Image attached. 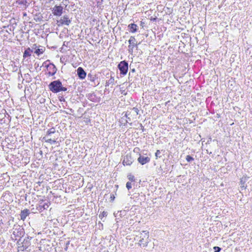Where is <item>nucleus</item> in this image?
Here are the masks:
<instances>
[{"label":"nucleus","mask_w":252,"mask_h":252,"mask_svg":"<svg viewBox=\"0 0 252 252\" xmlns=\"http://www.w3.org/2000/svg\"><path fill=\"white\" fill-rule=\"evenodd\" d=\"M139 114V110L138 108L133 107L127 110L125 115L127 120H123L122 118L120 121L121 126H125L127 123H129L130 125H132V122L136 119L137 115Z\"/></svg>","instance_id":"f257e3e1"},{"label":"nucleus","mask_w":252,"mask_h":252,"mask_svg":"<svg viewBox=\"0 0 252 252\" xmlns=\"http://www.w3.org/2000/svg\"><path fill=\"white\" fill-rule=\"evenodd\" d=\"M49 88L51 91L53 93H58L60 92H65L67 88L63 87L62 83L60 80L54 81L49 85Z\"/></svg>","instance_id":"f03ea898"},{"label":"nucleus","mask_w":252,"mask_h":252,"mask_svg":"<svg viewBox=\"0 0 252 252\" xmlns=\"http://www.w3.org/2000/svg\"><path fill=\"white\" fill-rule=\"evenodd\" d=\"M122 163L125 166H131L134 161V158L132 157V154L131 152H126L122 157Z\"/></svg>","instance_id":"7ed1b4c3"},{"label":"nucleus","mask_w":252,"mask_h":252,"mask_svg":"<svg viewBox=\"0 0 252 252\" xmlns=\"http://www.w3.org/2000/svg\"><path fill=\"white\" fill-rule=\"evenodd\" d=\"M149 237V232L147 230L143 231L140 234V240L138 242L139 245L143 247L146 246L148 243Z\"/></svg>","instance_id":"20e7f679"},{"label":"nucleus","mask_w":252,"mask_h":252,"mask_svg":"<svg viewBox=\"0 0 252 252\" xmlns=\"http://www.w3.org/2000/svg\"><path fill=\"white\" fill-rule=\"evenodd\" d=\"M118 67L120 71V73L125 75L128 69V63L125 61H123L119 63Z\"/></svg>","instance_id":"39448f33"},{"label":"nucleus","mask_w":252,"mask_h":252,"mask_svg":"<svg viewBox=\"0 0 252 252\" xmlns=\"http://www.w3.org/2000/svg\"><path fill=\"white\" fill-rule=\"evenodd\" d=\"M129 45L128 46V52L132 54L133 53V49L135 47H137V41L134 36H130L128 40Z\"/></svg>","instance_id":"423d86ee"},{"label":"nucleus","mask_w":252,"mask_h":252,"mask_svg":"<svg viewBox=\"0 0 252 252\" xmlns=\"http://www.w3.org/2000/svg\"><path fill=\"white\" fill-rule=\"evenodd\" d=\"M71 23V20L69 17L65 15L62 17L59 20L57 21V24L59 27L63 25L68 26Z\"/></svg>","instance_id":"0eeeda50"},{"label":"nucleus","mask_w":252,"mask_h":252,"mask_svg":"<svg viewBox=\"0 0 252 252\" xmlns=\"http://www.w3.org/2000/svg\"><path fill=\"white\" fill-rule=\"evenodd\" d=\"M46 66V69L45 72L46 74L48 76H53L56 73L57 68L53 63H50L49 64L47 65Z\"/></svg>","instance_id":"6e6552de"},{"label":"nucleus","mask_w":252,"mask_h":252,"mask_svg":"<svg viewBox=\"0 0 252 252\" xmlns=\"http://www.w3.org/2000/svg\"><path fill=\"white\" fill-rule=\"evenodd\" d=\"M12 234L14 236V239L15 240L17 239L18 238H20L22 236L23 228L19 225L17 226L16 227L14 228Z\"/></svg>","instance_id":"1a4fd4ad"},{"label":"nucleus","mask_w":252,"mask_h":252,"mask_svg":"<svg viewBox=\"0 0 252 252\" xmlns=\"http://www.w3.org/2000/svg\"><path fill=\"white\" fill-rule=\"evenodd\" d=\"M33 47L35 49L34 52L37 56H39L40 55L43 54L46 50L45 47L41 46H38L37 47L36 44H34L33 45Z\"/></svg>","instance_id":"9d476101"},{"label":"nucleus","mask_w":252,"mask_h":252,"mask_svg":"<svg viewBox=\"0 0 252 252\" xmlns=\"http://www.w3.org/2000/svg\"><path fill=\"white\" fill-rule=\"evenodd\" d=\"M138 162L142 165L146 164L150 161V158L149 157H144L139 154L137 158Z\"/></svg>","instance_id":"9b49d317"},{"label":"nucleus","mask_w":252,"mask_h":252,"mask_svg":"<svg viewBox=\"0 0 252 252\" xmlns=\"http://www.w3.org/2000/svg\"><path fill=\"white\" fill-rule=\"evenodd\" d=\"M63 11V7L61 5H55L53 9V14L55 16H61Z\"/></svg>","instance_id":"f8f14e48"},{"label":"nucleus","mask_w":252,"mask_h":252,"mask_svg":"<svg viewBox=\"0 0 252 252\" xmlns=\"http://www.w3.org/2000/svg\"><path fill=\"white\" fill-rule=\"evenodd\" d=\"M77 71L79 78H80L81 79H84L85 78L86 76V73L82 67H78V69H77Z\"/></svg>","instance_id":"ddd939ff"},{"label":"nucleus","mask_w":252,"mask_h":252,"mask_svg":"<svg viewBox=\"0 0 252 252\" xmlns=\"http://www.w3.org/2000/svg\"><path fill=\"white\" fill-rule=\"evenodd\" d=\"M50 205V202L48 201L47 202L39 205L37 207L38 210L40 212H42L43 210L47 209Z\"/></svg>","instance_id":"4468645a"},{"label":"nucleus","mask_w":252,"mask_h":252,"mask_svg":"<svg viewBox=\"0 0 252 252\" xmlns=\"http://www.w3.org/2000/svg\"><path fill=\"white\" fill-rule=\"evenodd\" d=\"M30 214V211L28 209H26L22 210L20 214L21 220H24L27 216Z\"/></svg>","instance_id":"2eb2a0df"},{"label":"nucleus","mask_w":252,"mask_h":252,"mask_svg":"<svg viewBox=\"0 0 252 252\" xmlns=\"http://www.w3.org/2000/svg\"><path fill=\"white\" fill-rule=\"evenodd\" d=\"M32 50L30 47L26 48L23 53V59H25L26 58H27L28 57H30L32 55Z\"/></svg>","instance_id":"dca6fc26"},{"label":"nucleus","mask_w":252,"mask_h":252,"mask_svg":"<svg viewBox=\"0 0 252 252\" xmlns=\"http://www.w3.org/2000/svg\"><path fill=\"white\" fill-rule=\"evenodd\" d=\"M128 27L129 29V32L131 33H134L137 31L138 26L134 23L129 24Z\"/></svg>","instance_id":"f3484780"},{"label":"nucleus","mask_w":252,"mask_h":252,"mask_svg":"<svg viewBox=\"0 0 252 252\" xmlns=\"http://www.w3.org/2000/svg\"><path fill=\"white\" fill-rule=\"evenodd\" d=\"M114 82V77L111 76L110 79L106 81L105 86H109L110 84H113Z\"/></svg>","instance_id":"a211bd4d"},{"label":"nucleus","mask_w":252,"mask_h":252,"mask_svg":"<svg viewBox=\"0 0 252 252\" xmlns=\"http://www.w3.org/2000/svg\"><path fill=\"white\" fill-rule=\"evenodd\" d=\"M107 215V212H105V211H103L101 213H100L99 215V218L101 219V220H102V219L105 217H106Z\"/></svg>","instance_id":"6ab92c4d"},{"label":"nucleus","mask_w":252,"mask_h":252,"mask_svg":"<svg viewBox=\"0 0 252 252\" xmlns=\"http://www.w3.org/2000/svg\"><path fill=\"white\" fill-rule=\"evenodd\" d=\"M240 183L242 188L246 189L247 186L245 185V181H244L243 179H241Z\"/></svg>","instance_id":"aec40b11"},{"label":"nucleus","mask_w":252,"mask_h":252,"mask_svg":"<svg viewBox=\"0 0 252 252\" xmlns=\"http://www.w3.org/2000/svg\"><path fill=\"white\" fill-rule=\"evenodd\" d=\"M55 132V129L54 127L50 128L47 131V134L50 135L51 134L54 133Z\"/></svg>","instance_id":"412c9836"},{"label":"nucleus","mask_w":252,"mask_h":252,"mask_svg":"<svg viewBox=\"0 0 252 252\" xmlns=\"http://www.w3.org/2000/svg\"><path fill=\"white\" fill-rule=\"evenodd\" d=\"M127 178L129 181L131 182H134L135 181V178L134 176L132 175L131 174H129L127 175Z\"/></svg>","instance_id":"4be33fe9"},{"label":"nucleus","mask_w":252,"mask_h":252,"mask_svg":"<svg viewBox=\"0 0 252 252\" xmlns=\"http://www.w3.org/2000/svg\"><path fill=\"white\" fill-rule=\"evenodd\" d=\"M45 142L47 143H50L51 144H54L57 142L56 140H53L51 139H48L45 140Z\"/></svg>","instance_id":"5701e85b"},{"label":"nucleus","mask_w":252,"mask_h":252,"mask_svg":"<svg viewBox=\"0 0 252 252\" xmlns=\"http://www.w3.org/2000/svg\"><path fill=\"white\" fill-rule=\"evenodd\" d=\"M186 159L188 162H190L191 161L194 160V158L189 155H187L186 156Z\"/></svg>","instance_id":"b1692460"},{"label":"nucleus","mask_w":252,"mask_h":252,"mask_svg":"<svg viewBox=\"0 0 252 252\" xmlns=\"http://www.w3.org/2000/svg\"><path fill=\"white\" fill-rule=\"evenodd\" d=\"M160 150H157L155 153V157H156V159H158V158L160 157Z\"/></svg>","instance_id":"393cba45"},{"label":"nucleus","mask_w":252,"mask_h":252,"mask_svg":"<svg viewBox=\"0 0 252 252\" xmlns=\"http://www.w3.org/2000/svg\"><path fill=\"white\" fill-rule=\"evenodd\" d=\"M46 200L45 196H43L39 199V205L42 204Z\"/></svg>","instance_id":"a878e982"},{"label":"nucleus","mask_w":252,"mask_h":252,"mask_svg":"<svg viewBox=\"0 0 252 252\" xmlns=\"http://www.w3.org/2000/svg\"><path fill=\"white\" fill-rule=\"evenodd\" d=\"M126 187L129 190L131 189V184L130 182H127L126 184Z\"/></svg>","instance_id":"bb28decb"},{"label":"nucleus","mask_w":252,"mask_h":252,"mask_svg":"<svg viewBox=\"0 0 252 252\" xmlns=\"http://www.w3.org/2000/svg\"><path fill=\"white\" fill-rule=\"evenodd\" d=\"M213 249L214 250L215 252H220V251L221 250L220 248L217 246L214 247Z\"/></svg>","instance_id":"cd10ccee"},{"label":"nucleus","mask_w":252,"mask_h":252,"mask_svg":"<svg viewBox=\"0 0 252 252\" xmlns=\"http://www.w3.org/2000/svg\"><path fill=\"white\" fill-rule=\"evenodd\" d=\"M157 19V17H151L150 18V20L152 21H156Z\"/></svg>","instance_id":"c85d7f7f"},{"label":"nucleus","mask_w":252,"mask_h":252,"mask_svg":"<svg viewBox=\"0 0 252 252\" xmlns=\"http://www.w3.org/2000/svg\"><path fill=\"white\" fill-rule=\"evenodd\" d=\"M139 150H140L139 148H138V147H136V148H134V149H133V152H136L138 151H139Z\"/></svg>","instance_id":"c756f323"}]
</instances>
